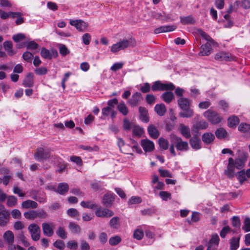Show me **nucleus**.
Returning a JSON list of instances; mask_svg holds the SVG:
<instances>
[{"label": "nucleus", "instance_id": "58", "mask_svg": "<svg viewBox=\"0 0 250 250\" xmlns=\"http://www.w3.org/2000/svg\"><path fill=\"white\" fill-rule=\"evenodd\" d=\"M142 199L138 196H132L128 201V205H133L141 203Z\"/></svg>", "mask_w": 250, "mask_h": 250}, {"label": "nucleus", "instance_id": "34", "mask_svg": "<svg viewBox=\"0 0 250 250\" xmlns=\"http://www.w3.org/2000/svg\"><path fill=\"white\" fill-rule=\"evenodd\" d=\"M21 206L25 208H36L38 207V204L34 201L27 200L22 202Z\"/></svg>", "mask_w": 250, "mask_h": 250}, {"label": "nucleus", "instance_id": "60", "mask_svg": "<svg viewBox=\"0 0 250 250\" xmlns=\"http://www.w3.org/2000/svg\"><path fill=\"white\" fill-rule=\"evenodd\" d=\"M17 203V198L14 196H10L7 199V205L8 207H12Z\"/></svg>", "mask_w": 250, "mask_h": 250}, {"label": "nucleus", "instance_id": "27", "mask_svg": "<svg viewBox=\"0 0 250 250\" xmlns=\"http://www.w3.org/2000/svg\"><path fill=\"white\" fill-rule=\"evenodd\" d=\"M154 110L158 115L163 116L166 113L167 108L164 104H157L154 107Z\"/></svg>", "mask_w": 250, "mask_h": 250}, {"label": "nucleus", "instance_id": "32", "mask_svg": "<svg viewBox=\"0 0 250 250\" xmlns=\"http://www.w3.org/2000/svg\"><path fill=\"white\" fill-rule=\"evenodd\" d=\"M117 144L122 152L132 155L133 153L125 150V147H129V145H125L124 141L121 138H118Z\"/></svg>", "mask_w": 250, "mask_h": 250}, {"label": "nucleus", "instance_id": "30", "mask_svg": "<svg viewBox=\"0 0 250 250\" xmlns=\"http://www.w3.org/2000/svg\"><path fill=\"white\" fill-rule=\"evenodd\" d=\"M208 123L204 120H201L199 122H197L195 125H194L192 126V130H194L195 129H205L208 127Z\"/></svg>", "mask_w": 250, "mask_h": 250}, {"label": "nucleus", "instance_id": "31", "mask_svg": "<svg viewBox=\"0 0 250 250\" xmlns=\"http://www.w3.org/2000/svg\"><path fill=\"white\" fill-rule=\"evenodd\" d=\"M239 122L240 121L238 117L232 116L228 118V125L229 127H234L238 125Z\"/></svg>", "mask_w": 250, "mask_h": 250}, {"label": "nucleus", "instance_id": "15", "mask_svg": "<svg viewBox=\"0 0 250 250\" xmlns=\"http://www.w3.org/2000/svg\"><path fill=\"white\" fill-rule=\"evenodd\" d=\"M96 215L98 217H110L114 215L111 210L107 208H98L95 211Z\"/></svg>", "mask_w": 250, "mask_h": 250}, {"label": "nucleus", "instance_id": "48", "mask_svg": "<svg viewBox=\"0 0 250 250\" xmlns=\"http://www.w3.org/2000/svg\"><path fill=\"white\" fill-rule=\"evenodd\" d=\"M26 46L27 49L34 50L38 49L39 45L35 41H32L26 43Z\"/></svg>", "mask_w": 250, "mask_h": 250}, {"label": "nucleus", "instance_id": "11", "mask_svg": "<svg viewBox=\"0 0 250 250\" xmlns=\"http://www.w3.org/2000/svg\"><path fill=\"white\" fill-rule=\"evenodd\" d=\"M219 241L220 239L218 234L216 233L213 234L208 243L207 250H217Z\"/></svg>", "mask_w": 250, "mask_h": 250}, {"label": "nucleus", "instance_id": "20", "mask_svg": "<svg viewBox=\"0 0 250 250\" xmlns=\"http://www.w3.org/2000/svg\"><path fill=\"white\" fill-rule=\"evenodd\" d=\"M147 131L150 137L153 139H157L160 135L158 129L153 125H150L148 126Z\"/></svg>", "mask_w": 250, "mask_h": 250}, {"label": "nucleus", "instance_id": "63", "mask_svg": "<svg viewBox=\"0 0 250 250\" xmlns=\"http://www.w3.org/2000/svg\"><path fill=\"white\" fill-rule=\"evenodd\" d=\"M56 234L58 236L62 239H65L66 238V232L64 229L62 227H60L58 230L56 231Z\"/></svg>", "mask_w": 250, "mask_h": 250}, {"label": "nucleus", "instance_id": "45", "mask_svg": "<svg viewBox=\"0 0 250 250\" xmlns=\"http://www.w3.org/2000/svg\"><path fill=\"white\" fill-rule=\"evenodd\" d=\"M110 226L113 229H117L120 226L119 218L118 217H114L110 220Z\"/></svg>", "mask_w": 250, "mask_h": 250}, {"label": "nucleus", "instance_id": "29", "mask_svg": "<svg viewBox=\"0 0 250 250\" xmlns=\"http://www.w3.org/2000/svg\"><path fill=\"white\" fill-rule=\"evenodd\" d=\"M3 47L9 56H13L15 52L13 50V43L11 41H5L3 43Z\"/></svg>", "mask_w": 250, "mask_h": 250}, {"label": "nucleus", "instance_id": "26", "mask_svg": "<svg viewBox=\"0 0 250 250\" xmlns=\"http://www.w3.org/2000/svg\"><path fill=\"white\" fill-rule=\"evenodd\" d=\"M215 137L214 135L210 132H206L203 134L202 139L203 142L206 144H209L211 143Z\"/></svg>", "mask_w": 250, "mask_h": 250}, {"label": "nucleus", "instance_id": "55", "mask_svg": "<svg viewBox=\"0 0 250 250\" xmlns=\"http://www.w3.org/2000/svg\"><path fill=\"white\" fill-rule=\"evenodd\" d=\"M231 220L232 226L236 228H240L241 226V221L239 217L237 216H233Z\"/></svg>", "mask_w": 250, "mask_h": 250}, {"label": "nucleus", "instance_id": "49", "mask_svg": "<svg viewBox=\"0 0 250 250\" xmlns=\"http://www.w3.org/2000/svg\"><path fill=\"white\" fill-rule=\"evenodd\" d=\"M246 176V175L245 172L244 170H241L238 172L237 178L241 184H242L245 181L247 180Z\"/></svg>", "mask_w": 250, "mask_h": 250}, {"label": "nucleus", "instance_id": "3", "mask_svg": "<svg viewBox=\"0 0 250 250\" xmlns=\"http://www.w3.org/2000/svg\"><path fill=\"white\" fill-rule=\"evenodd\" d=\"M178 104L182 111L179 113V116L182 118H189L193 116V111L190 108L191 101L189 99L181 97L178 101Z\"/></svg>", "mask_w": 250, "mask_h": 250}, {"label": "nucleus", "instance_id": "57", "mask_svg": "<svg viewBox=\"0 0 250 250\" xmlns=\"http://www.w3.org/2000/svg\"><path fill=\"white\" fill-rule=\"evenodd\" d=\"M59 52L61 55L64 56L69 54L70 51L67 47L64 44H60L59 47Z\"/></svg>", "mask_w": 250, "mask_h": 250}, {"label": "nucleus", "instance_id": "16", "mask_svg": "<svg viewBox=\"0 0 250 250\" xmlns=\"http://www.w3.org/2000/svg\"><path fill=\"white\" fill-rule=\"evenodd\" d=\"M141 144L145 152H151L154 149V143L147 139L142 140Z\"/></svg>", "mask_w": 250, "mask_h": 250}, {"label": "nucleus", "instance_id": "44", "mask_svg": "<svg viewBox=\"0 0 250 250\" xmlns=\"http://www.w3.org/2000/svg\"><path fill=\"white\" fill-rule=\"evenodd\" d=\"M159 145L161 148L167 150L168 148L169 143L167 140L161 137L159 139Z\"/></svg>", "mask_w": 250, "mask_h": 250}, {"label": "nucleus", "instance_id": "2", "mask_svg": "<svg viewBox=\"0 0 250 250\" xmlns=\"http://www.w3.org/2000/svg\"><path fill=\"white\" fill-rule=\"evenodd\" d=\"M171 145L169 150L173 156H175L176 154L174 149L175 146L178 150L181 151H187L188 149V142L182 140V138L174 134H171L170 136Z\"/></svg>", "mask_w": 250, "mask_h": 250}, {"label": "nucleus", "instance_id": "19", "mask_svg": "<svg viewBox=\"0 0 250 250\" xmlns=\"http://www.w3.org/2000/svg\"><path fill=\"white\" fill-rule=\"evenodd\" d=\"M176 28V26L173 25L162 26L161 27L156 28L154 30V33L155 34H159L161 33L171 32L175 30Z\"/></svg>", "mask_w": 250, "mask_h": 250}, {"label": "nucleus", "instance_id": "14", "mask_svg": "<svg viewBox=\"0 0 250 250\" xmlns=\"http://www.w3.org/2000/svg\"><path fill=\"white\" fill-rule=\"evenodd\" d=\"M41 55L43 58L50 60L53 57H57L58 55V53L56 50H52L51 52H50L45 48L42 47L41 51Z\"/></svg>", "mask_w": 250, "mask_h": 250}, {"label": "nucleus", "instance_id": "18", "mask_svg": "<svg viewBox=\"0 0 250 250\" xmlns=\"http://www.w3.org/2000/svg\"><path fill=\"white\" fill-rule=\"evenodd\" d=\"M34 76L32 73H30L28 74L23 81V85L26 87H31L33 86L34 84Z\"/></svg>", "mask_w": 250, "mask_h": 250}, {"label": "nucleus", "instance_id": "52", "mask_svg": "<svg viewBox=\"0 0 250 250\" xmlns=\"http://www.w3.org/2000/svg\"><path fill=\"white\" fill-rule=\"evenodd\" d=\"M244 226L242 229L245 232H247L250 231V218L246 217L244 222Z\"/></svg>", "mask_w": 250, "mask_h": 250}, {"label": "nucleus", "instance_id": "40", "mask_svg": "<svg viewBox=\"0 0 250 250\" xmlns=\"http://www.w3.org/2000/svg\"><path fill=\"white\" fill-rule=\"evenodd\" d=\"M144 133V130L142 128L138 125H134L132 128L133 136L140 137Z\"/></svg>", "mask_w": 250, "mask_h": 250}, {"label": "nucleus", "instance_id": "7", "mask_svg": "<svg viewBox=\"0 0 250 250\" xmlns=\"http://www.w3.org/2000/svg\"><path fill=\"white\" fill-rule=\"evenodd\" d=\"M214 59L217 61H232L235 57L229 52L220 51L215 55Z\"/></svg>", "mask_w": 250, "mask_h": 250}, {"label": "nucleus", "instance_id": "59", "mask_svg": "<svg viewBox=\"0 0 250 250\" xmlns=\"http://www.w3.org/2000/svg\"><path fill=\"white\" fill-rule=\"evenodd\" d=\"M33 57V54L28 51H26L23 53L22 58L23 59L28 62H31Z\"/></svg>", "mask_w": 250, "mask_h": 250}, {"label": "nucleus", "instance_id": "36", "mask_svg": "<svg viewBox=\"0 0 250 250\" xmlns=\"http://www.w3.org/2000/svg\"><path fill=\"white\" fill-rule=\"evenodd\" d=\"M190 144L191 147L195 149L201 148V141L198 137H193L190 140Z\"/></svg>", "mask_w": 250, "mask_h": 250}, {"label": "nucleus", "instance_id": "25", "mask_svg": "<svg viewBox=\"0 0 250 250\" xmlns=\"http://www.w3.org/2000/svg\"><path fill=\"white\" fill-rule=\"evenodd\" d=\"M161 97L165 102L169 104L174 99V95L172 92L167 91L163 93Z\"/></svg>", "mask_w": 250, "mask_h": 250}, {"label": "nucleus", "instance_id": "62", "mask_svg": "<svg viewBox=\"0 0 250 250\" xmlns=\"http://www.w3.org/2000/svg\"><path fill=\"white\" fill-rule=\"evenodd\" d=\"M25 39V36L23 34L19 33L14 35L12 37V39L16 42H18L21 41Z\"/></svg>", "mask_w": 250, "mask_h": 250}, {"label": "nucleus", "instance_id": "17", "mask_svg": "<svg viewBox=\"0 0 250 250\" xmlns=\"http://www.w3.org/2000/svg\"><path fill=\"white\" fill-rule=\"evenodd\" d=\"M115 195L112 193L105 194L103 197V203L106 207L110 206L113 203Z\"/></svg>", "mask_w": 250, "mask_h": 250}, {"label": "nucleus", "instance_id": "37", "mask_svg": "<svg viewBox=\"0 0 250 250\" xmlns=\"http://www.w3.org/2000/svg\"><path fill=\"white\" fill-rule=\"evenodd\" d=\"M197 33L198 35L201 36L204 39L208 41V42H214V40L201 29H198L197 30Z\"/></svg>", "mask_w": 250, "mask_h": 250}, {"label": "nucleus", "instance_id": "47", "mask_svg": "<svg viewBox=\"0 0 250 250\" xmlns=\"http://www.w3.org/2000/svg\"><path fill=\"white\" fill-rule=\"evenodd\" d=\"M175 88L174 84L170 82L162 83V91L173 90Z\"/></svg>", "mask_w": 250, "mask_h": 250}, {"label": "nucleus", "instance_id": "13", "mask_svg": "<svg viewBox=\"0 0 250 250\" xmlns=\"http://www.w3.org/2000/svg\"><path fill=\"white\" fill-rule=\"evenodd\" d=\"M142 94L138 92L134 93L127 101V104L132 107L137 106L141 102Z\"/></svg>", "mask_w": 250, "mask_h": 250}, {"label": "nucleus", "instance_id": "1", "mask_svg": "<svg viewBox=\"0 0 250 250\" xmlns=\"http://www.w3.org/2000/svg\"><path fill=\"white\" fill-rule=\"evenodd\" d=\"M246 158L245 157H238L234 160L229 158L227 169L224 171V174L229 178H232L235 175V168L241 169L245 166Z\"/></svg>", "mask_w": 250, "mask_h": 250}, {"label": "nucleus", "instance_id": "33", "mask_svg": "<svg viewBox=\"0 0 250 250\" xmlns=\"http://www.w3.org/2000/svg\"><path fill=\"white\" fill-rule=\"evenodd\" d=\"M240 238L232 237L229 241L230 250H236L239 247Z\"/></svg>", "mask_w": 250, "mask_h": 250}, {"label": "nucleus", "instance_id": "22", "mask_svg": "<svg viewBox=\"0 0 250 250\" xmlns=\"http://www.w3.org/2000/svg\"><path fill=\"white\" fill-rule=\"evenodd\" d=\"M43 234L48 237L51 236L54 233L52 226L47 223H43L42 224Z\"/></svg>", "mask_w": 250, "mask_h": 250}, {"label": "nucleus", "instance_id": "9", "mask_svg": "<svg viewBox=\"0 0 250 250\" xmlns=\"http://www.w3.org/2000/svg\"><path fill=\"white\" fill-rule=\"evenodd\" d=\"M50 156V153L49 151H44L43 148L40 147L36 150L34 154L36 160L41 161L43 160H46Z\"/></svg>", "mask_w": 250, "mask_h": 250}, {"label": "nucleus", "instance_id": "21", "mask_svg": "<svg viewBox=\"0 0 250 250\" xmlns=\"http://www.w3.org/2000/svg\"><path fill=\"white\" fill-rule=\"evenodd\" d=\"M139 111L140 113V119L145 122L147 123L149 121V118L148 116V111L146 109L142 106L139 108Z\"/></svg>", "mask_w": 250, "mask_h": 250}, {"label": "nucleus", "instance_id": "23", "mask_svg": "<svg viewBox=\"0 0 250 250\" xmlns=\"http://www.w3.org/2000/svg\"><path fill=\"white\" fill-rule=\"evenodd\" d=\"M69 190V186L66 183H59L57 188V192L61 194L65 195Z\"/></svg>", "mask_w": 250, "mask_h": 250}, {"label": "nucleus", "instance_id": "46", "mask_svg": "<svg viewBox=\"0 0 250 250\" xmlns=\"http://www.w3.org/2000/svg\"><path fill=\"white\" fill-rule=\"evenodd\" d=\"M151 89L153 91H162V83L157 81L152 83Z\"/></svg>", "mask_w": 250, "mask_h": 250}, {"label": "nucleus", "instance_id": "50", "mask_svg": "<svg viewBox=\"0 0 250 250\" xmlns=\"http://www.w3.org/2000/svg\"><path fill=\"white\" fill-rule=\"evenodd\" d=\"M121 240L122 239L121 237L118 235H116L112 237L109 239V243L111 246H116L120 243L121 242Z\"/></svg>", "mask_w": 250, "mask_h": 250}, {"label": "nucleus", "instance_id": "64", "mask_svg": "<svg viewBox=\"0 0 250 250\" xmlns=\"http://www.w3.org/2000/svg\"><path fill=\"white\" fill-rule=\"evenodd\" d=\"M91 37L89 33H85L82 37L83 43L85 45H88L91 41Z\"/></svg>", "mask_w": 250, "mask_h": 250}, {"label": "nucleus", "instance_id": "24", "mask_svg": "<svg viewBox=\"0 0 250 250\" xmlns=\"http://www.w3.org/2000/svg\"><path fill=\"white\" fill-rule=\"evenodd\" d=\"M181 134L186 139H189L191 137L190 129L188 126L181 124L179 126Z\"/></svg>", "mask_w": 250, "mask_h": 250}, {"label": "nucleus", "instance_id": "5", "mask_svg": "<svg viewBox=\"0 0 250 250\" xmlns=\"http://www.w3.org/2000/svg\"><path fill=\"white\" fill-rule=\"evenodd\" d=\"M204 116L213 125L219 124L222 120V118L219 114L211 109H208L205 111L204 113Z\"/></svg>", "mask_w": 250, "mask_h": 250}, {"label": "nucleus", "instance_id": "28", "mask_svg": "<svg viewBox=\"0 0 250 250\" xmlns=\"http://www.w3.org/2000/svg\"><path fill=\"white\" fill-rule=\"evenodd\" d=\"M3 239L8 244H12L14 242V235L10 230L6 231L3 234Z\"/></svg>", "mask_w": 250, "mask_h": 250}, {"label": "nucleus", "instance_id": "10", "mask_svg": "<svg viewBox=\"0 0 250 250\" xmlns=\"http://www.w3.org/2000/svg\"><path fill=\"white\" fill-rule=\"evenodd\" d=\"M214 42H207L201 46L200 51L198 55L200 56H208L212 52V45Z\"/></svg>", "mask_w": 250, "mask_h": 250}, {"label": "nucleus", "instance_id": "54", "mask_svg": "<svg viewBox=\"0 0 250 250\" xmlns=\"http://www.w3.org/2000/svg\"><path fill=\"white\" fill-rule=\"evenodd\" d=\"M231 231V229L229 226L224 227L222 229L220 232V235L221 238H225L226 235L228 233H229Z\"/></svg>", "mask_w": 250, "mask_h": 250}, {"label": "nucleus", "instance_id": "6", "mask_svg": "<svg viewBox=\"0 0 250 250\" xmlns=\"http://www.w3.org/2000/svg\"><path fill=\"white\" fill-rule=\"evenodd\" d=\"M24 217L27 219L34 220L39 217L40 218H45L47 216L46 212L43 209L38 210H32L24 213Z\"/></svg>", "mask_w": 250, "mask_h": 250}, {"label": "nucleus", "instance_id": "43", "mask_svg": "<svg viewBox=\"0 0 250 250\" xmlns=\"http://www.w3.org/2000/svg\"><path fill=\"white\" fill-rule=\"evenodd\" d=\"M69 228L71 232L74 233H78L81 231L80 226L74 222H70L69 223Z\"/></svg>", "mask_w": 250, "mask_h": 250}, {"label": "nucleus", "instance_id": "61", "mask_svg": "<svg viewBox=\"0 0 250 250\" xmlns=\"http://www.w3.org/2000/svg\"><path fill=\"white\" fill-rule=\"evenodd\" d=\"M53 246L60 250H62L65 248L64 242L61 240H57L54 243Z\"/></svg>", "mask_w": 250, "mask_h": 250}, {"label": "nucleus", "instance_id": "41", "mask_svg": "<svg viewBox=\"0 0 250 250\" xmlns=\"http://www.w3.org/2000/svg\"><path fill=\"white\" fill-rule=\"evenodd\" d=\"M238 130L244 133L250 134V125L246 123H241L238 126Z\"/></svg>", "mask_w": 250, "mask_h": 250}, {"label": "nucleus", "instance_id": "38", "mask_svg": "<svg viewBox=\"0 0 250 250\" xmlns=\"http://www.w3.org/2000/svg\"><path fill=\"white\" fill-rule=\"evenodd\" d=\"M8 214L4 212H0V226H4L8 222Z\"/></svg>", "mask_w": 250, "mask_h": 250}, {"label": "nucleus", "instance_id": "56", "mask_svg": "<svg viewBox=\"0 0 250 250\" xmlns=\"http://www.w3.org/2000/svg\"><path fill=\"white\" fill-rule=\"evenodd\" d=\"M134 238L137 240H141L144 236V232L140 229H136L133 233Z\"/></svg>", "mask_w": 250, "mask_h": 250}, {"label": "nucleus", "instance_id": "35", "mask_svg": "<svg viewBox=\"0 0 250 250\" xmlns=\"http://www.w3.org/2000/svg\"><path fill=\"white\" fill-rule=\"evenodd\" d=\"M117 109L124 116H126L128 113V109L124 102H120L117 105Z\"/></svg>", "mask_w": 250, "mask_h": 250}, {"label": "nucleus", "instance_id": "4", "mask_svg": "<svg viewBox=\"0 0 250 250\" xmlns=\"http://www.w3.org/2000/svg\"><path fill=\"white\" fill-rule=\"evenodd\" d=\"M136 45V41L135 39L130 38L129 39H123L113 44L111 47V51L113 53H116L121 50H124L130 47H134Z\"/></svg>", "mask_w": 250, "mask_h": 250}, {"label": "nucleus", "instance_id": "42", "mask_svg": "<svg viewBox=\"0 0 250 250\" xmlns=\"http://www.w3.org/2000/svg\"><path fill=\"white\" fill-rule=\"evenodd\" d=\"M215 134L216 137L220 139L225 138L227 135V131L223 128H218L216 130Z\"/></svg>", "mask_w": 250, "mask_h": 250}, {"label": "nucleus", "instance_id": "39", "mask_svg": "<svg viewBox=\"0 0 250 250\" xmlns=\"http://www.w3.org/2000/svg\"><path fill=\"white\" fill-rule=\"evenodd\" d=\"M180 21L184 25L193 24L195 22V21L191 16L180 17Z\"/></svg>", "mask_w": 250, "mask_h": 250}, {"label": "nucleus", "instance_id": "8", "mask_svg": "<svg viewBox=\"0 0 250 250\" xmlns=\"http://www.w3.org/2000/svg\"><path fill=\"white\" fill-rule=\"evenodd\" d=\"M29 231L31 234L32 239L34 241H38L40 238V228L36 224H32L28 227Z\"/></svg>", "mask_w": 250, "mask_h": 250}, {"label": "nucleus", "instance_id": "51", "mask_svg": "<svg viewBox=\"0 0 250 250\" xmlns=\"http://www.w3.org/2000/svg\"><path fill=\"white\" fill-rule=\"evenodd\" d=\"M80 204L82 207L84 208L93 209L94 208L97 207V206L93 204L91 201H82L81 202Z\"/></svg>", "mask_w": 250, "mask_h": 250}, {"label": "nucleus", "instance_id": "12", "mask_svg": "<svg viewBox=\"0 0 250 250\" xmlns=\"http://www.w3.org/2000/svg\"><path fill=\"white\" fill-rule=\"evenodd\" d=\"M70 24L74 26L79 31H83L88 27V24L82 20L70 21Z\"/></svg>", "mask_w": 250, "mask_h": 250}, {"label": "nucleus", "instance_id": "53", "mask_svg": "<svg viewBox=\"0 0 250 250\" xmlns=\"http://www.w3.org/2000/svg\"><path fill=\"white\" fill-rule=\"evenodd\" d=\"M133 126L128 120L126 118L124 119L123 126L125 130L129 131L131 128H133Z\"/></svg>", "mask_w": 250, "mask_h": 250}]
</instances>
